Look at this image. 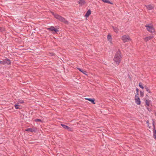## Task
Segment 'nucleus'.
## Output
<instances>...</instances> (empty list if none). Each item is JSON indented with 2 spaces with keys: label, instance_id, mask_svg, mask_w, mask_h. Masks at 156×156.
<instances>
[{
  "label": "nucleus",
  "instance_id": "ddd939ff",
  "mask_svg": "<svg viewBox=\"0 0 156 156\" xmlns=\"http://www.w3.org/2000/svg\"><path fill=\"white\" fill-rule=\"evenodd\" d=\"M91 13V12L90 11V10H87V12L85 15V16L87 18L89 16L90 14Z\"/></svg>",
  "mask_w": 156,
  "mask_h": 156
},
{
  "label": "nucleus",
  "instance_id": "a211bd4d",
  "mask_svg": "<svg viewBox=\"0 0 156 156\" xmlns=\"http://www.w3.org/2000/svg\"><path fill=\"white\" fill-rule=\"evenodd\" d=\"M80 71V72H81L82 73H83L84 74H85L86 75V72L85 71H83V70H82V69L80 68H77Z\"/></svg>",
  "mask_w": 156,
  "mask_h": 156
},
{
  "label": "nucleus",
  "instance_id": "f257e3e1",
  "mask_svg": "<svg viewBox=\"0 0 156 156\" xmlns=\"http://www.w3.org/2000/svg\"><path fill=\"white\" fill-rule=\"evenodd\" d=\"M121 52L119 51H117L114 57L113 60L116 64L118 65L121 60Z\"/></svg>",
  "mask_w": 156,
  "mask_h": 156
},
{
  "label": "nucleus",
  "instance_id": "c85d7f7f",
  "mask_svg": "<svg viewBox=\"0 0 156 156\" xmlns=\"http://www.w3.org/2000/svg\"><path fill=\"white\" fill-rule=\"evenodd\" d=\"M54 55V54L53 53H52V54H51V55Z\"/></svg>",
  "mask_w": 156,
  "mask_h": 156
},
{
  "label": "nucleus",
  "instance_id": "423d86ee",
  "mask_svg": "<svg viewBox=\"0 0 156 156\" xmlns=\"http://www.w3.org/2000/svg\"><path fill=\"white\" fill-rule=\"evenodd\" d=\"M135 100L136 103L137 105H140L141 103L140 101V98H139L138 95H135Z\"/></svg>",
  "mask_w": 156,
  "mask_h": 156
},
{
  "label": "nucleus",
  "instance_id": "aec40b11",
  "mask_svg": "<svg viewBox=\"0 0 156 156\" xmlns=\"http://www.w3.org/2000/svg\"><path fill=\"white\" fill-rule=\"evenodd\" d=\"M24 103V101L23 100H19L18 101L17 104H22V103Z\"/></svg>",
  "mask_w": 156,
  "mask_h": 156
},
{
  "label": "nucleus",
  "instance_id": "412c9836",
  "mask_svg": "<svg viewBox=\"0 0 156 156\" xmlns=\"http://www.w3.org/2000/svg\"><path fill=\"white\" fill-rule=\"evenodd\" d=\"M145 87V88L146 91L147 92H148V93H151L150 90H149V89L147 87Z\"/></svg>",
  "mask_w": 156,
  "mask_h": 156
},
{
  "label": "nucleus",
  "instance_id": "bb28decb",
  "mask_svg": "<svg viewBox=\"0 0 156 156\" xmlns=\"http://www.w3.org/2000/svg\"><path fill=\"white\" fill-rule=\"evenodd\" d=\"M145 103H146V105L148 106L149 105V102H148V101H147V100H146V101H145Z\"/></svg>",
  "mask_w": 156,
  "mask_h": 156
},
{
  "label": "nucleus",
  "instance_id": "39448f33",
  "mask_svg": "<svg viewBox=\"0 0 156 156\" xmlns=\"http://www.w3.org/2000/svg\"><path fill=\"white\" fill-rule=\"evenodd\" d=\"M1 64L2 65L7 64V65H9L11 64L10 60L7 58L2 61H1Z\"/></svg>",
  "mask_w": 156,
  "mask_h": 156
},
{
  "label": "nucleus",
  "instance_id": "0eeeda50",
  "mask_svg": "<svg viewBox=\"0 0 156 156\" xmlns=\"http://www.w3.org/2000/svg\"><path fill=\"white\" fill-rule=\"evenodd\" d=\"M154 121L153 122V136L154 139H156V130L154 124Z\"/></svg>",
  "mask_w": 156,
  "mask_h": 156
},
{
  "label": "nucleus",
  "instance_id": "f8f14e48",
  "mask_svg": "<svg viewBox=\"0 0 156 156\" xmlns=\"http://www.w3.org/2000/svg\"><path fill=\"white\" fill-rule=\"evenodd\" d=\"M146 7V9L149 10H151L154 9V6L151 5H148Z\"/></svg>",
  "mask_w": 156,
  "mask_h": 156
},
{
  "label": "nucleus",
  "instance_id": "4468645a",
  "mask_svg": "<svg viewBox=\"0 0 156 156\" xmlns=\"http://www.w3.org/2000/svg\"><path fill=\"white\" fill-rule=\"evenodd\" d=\"M61 126L65 129H67L68 130H70V128L66 126V125H64V124H61Z\"/></svg>",
  "mask_w": 156,
  "mask_h": 156
},
{
  "label": "nucleus",
  "instance_id": "f3484780",
  "mask_svg": "<svg viewBox=\"0 0 156 156\" xmlns=\"http://www.w3.org/2000/svg\"><path fill=\"white\" fill-rule=\"evenodd\" d=\"M103 2L105 3H108L111 4H113V3L108 0H102Z\"/></svg>",
  "mask_w": 156,
  "mask_h": 156
},
{
  "label": "nucleus",
  "instance_id": "a878e982",
  "mask_svg": "<svg viewBox=\"0 0 156 156\" xmlns=\"http://www.w3.org/2000/svg\"><path fill=\"white\" fill-rule=\"evenodd\" d=\"M136 92H137V94L136 95H139V94H138L139 89H138L137 88H136Z\"/></svg>",
  "mask_w": 156,
  "mask_h": 156
},
{
  "label": "nucleus",
  "instance_id": "6e6552de",
  "mask_svg": "<svg viewBox=\"0 0 156 156\" xmlns=\"http://www.w3.org/2000/svg\"><path fill=\"white\" fill-rule=\"evenodd\" d=\"M48 30H50L51 31H54L55 32H57L58 31V30L54 28V27L51 26L50 28L48 29Z\"/></svg>",
  "mask_w": 156,
  "mask_h": 156
},
{
  "label": "nucleus",
  "instance_id": "9d476101",
  "mask_svg": "<svg viewBox=\"0 0 156 156\" xmlns=\"http://www.w3.org/2000/svg\"><path fill=\"white\" fill-rule=\"evenodd\" d=\"M107 39L109 41V42L111 44H112V36L111 35H110V34H108L107 36Z\"/></svg>",
  "mask_w": 156,
  "mask_h": 156
},
{
  "label": "nucleus",
  "instance_id": "cd10ccee",
  "mask_svg": "<svg viewBox=\"0 0 156 156\" xmlns=\"http://www.w3.org/2000/svg\"><path fill=\"white\" fill-rule=\"evenodd\" d=\"M0 64H1V61H0Z\"/></svg>",
  "mask_w": 156,
  "mask_h": 156
},
{
  "label": "nucleus",
  "instance_id": "4be33fe9",
  "mask_svg": "<svg viewBox=\"0 0 156 156\" xmlns=\"http://www.w3.org/2000/svg\"><path fill=\"white\" fill-rule=\"evenodd\" d=\"M139 86L142 89H144V87L142 85L141 83H139Z\"/></svg>",
  "mask_w": 156,
  "mask_h": 156
},
{
  "label": "nucleus",
  "instance_id": "2eb2a0df",
  "mask_svg": "<svg viewBox=\"0 0 156 156\" xmlns=\"http://www.w3.org/2000/svg\"><path fill=\"white\" fill-rule=\"evenodd\" d=\"M85 99L88 100L89 101H91L92 103L93 104H95L94 103V99H92L91 98H86Z\"/></svg>",
  "mask_w": 156,
  "mask_h": 156
},
{
  "label": "nucleus",
  "instance_id": "6ab92c4d",
  "mask_svg": "<svg viewBox=\"0 0 156 156\" xmlns=\"http://www.w3.org/2000/svg\"><path fill=\"white\" fill-rule=\"evenodd\" d=\"M26 131H30L31 132L34 131V129L32 128H27L26 129Z\"/></svg>",
  "mask_w": 156,
  "mask_h": 156
},
{
  "label": "nucleus",
  "instance_id": "7ed1b4c3",
  "mask_svg": "<svg viewBox=\"0 0 156 156\" xmlns=\"http://www.w3.org/2000/svg\"><path fill=\"white\" fill-rule=\"evenodd\" d=\"M147 30L150 32L154 33L155 32V29L153 27L150 25H146L145 26Z\"/></svg>",
  "mask_w": 156,
  "mask_h": 156
},
{
  "label": "nucleus",
  "instance_id": "9b49d317",
  "mask_svg": "<svg viewBox=\"0 0 156 156\" xmlns=\"http://www.w3.org/2000/svg\"><path fill=\"white\" fill-rule=\"evenodd\" d=\"M153 37V36H149L148 37H146L144 38V39L145 41H147L152 39Z\"/></svg>",
  "mask_w": 156,
  "mask_h": 156
},
{
  "label": "nucleus",
  "instance_id": "393cba45",
  "mask_svg": "<svg viewBox=\"0 0 156 156\" xmlns=\"http://www.w3.org/2000/svg\"><path fill=\"white\" fill-rule=\"evenodd\" d=\"M140 94L141 96H143L144 95V93L142 91H140Z\"/></svg>",
  "mask_w": 156,
  "mask_h": 156
},
{
  "label": "nucleus",
  "instance_id": "b1692460",
  "mask_svg": "<svg viewBox=\"0 0 156 156\" xmlns=\"http://www.w3.org/2000/svg\"><path fill=\"white\" fill-rule=\"evenodd\" d=\"M35 122H42V120L39 119H35Z\"/></svg>",
  "mask_w": 156,
  "mask_h": 156
},
{
  "label": "nucleus",
  "instance_id": "c756f323",
  "mask_svg": "<svg viewBox=\"0 0 156 156\" xmlns=\"http://www.w3.org/2000/svg\"><path fill=\"white\" fill-rule=\"evenodd\" d=\"M147 122L148 123V121H147Z\"/></svg>",
  "mask_w": 156,
  "mask_h": 156
},
{
  "label": "nucleus",
  "instance_id": "20e7f679",
  "mask_svg": "<svg viewBox=\"0 0 156 156\" xmlns=\"http://www.w3.org/2000/svg\"><path fill=\"white\" fill-rule=\"evenodd\" d=\"M121 39L124 42L131 40V39L130 38L129 36L126 35H123Z\"/></svg>",
  "mask_w": 156,
  "mask_h": 156
},
{
  "label": "nucleus",
  "instance_id": "1a4fd4ad",
  "mask_svg": "<svg viewBox=\"0 0 156 156\" xmlns=\"http://www.w3.org/2000/svg\"><path fill=\"white\" fill-rule=\"evenodd\" d=\"M78 3L80 5L82 6L85 4V2L84 0H81L79 1Z\"/></svg>",
  "mask_w": 156,
  "mask_h": 156
},
{
  "label": "nucleus",
  "instance_id": "5701e85b",
  "mask_svg": "<svg viewBox=\"0 0 156 156\" xmlns=\"http://www.w3.org/2000/svg\"><path fill=\"white\" fill-rule=\"evenodd\" d=\"M19 105L18 104H16V105H14V106H15V107L16 108V109H17L19 108Z\"/></svg>",
  "mask_w": 156,
  "mask_h": 156
},
{
  "label": "nucleus",
  "instance_id": "dca6fc26",
  "mask_svg": "<svg viewBox=\"0 0 156 156\" xmlns=\"http://www.w3.org/2000/svg\"><path fill=\"white\" fill-rule=\"evenodd\" d=\"M112 28L115 32L116 33H118V32L119 30L118 28L113 26L112 27Z\"/></svg>",
  "mask_w": 156,
  "mask_h": 156
},
{
  "label": "nucleus",
  "instance_id": "f03ea898",
  "mask_svg": "<svg viewBox=\"0 0 156 156\" xmlns=\"http://www.w3.org/2000/svg\"><path fill=\"white\" fill-rule=\"evenodd\" d=\"M51 13L57 19L61 22L64 23L65 24H68V22L63 17L57 14H55L54 12H51Z\"/></svg>",
  "mask_w": 156,
  "mask_h": 156
}]
</instances>
